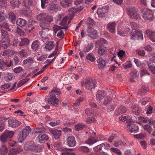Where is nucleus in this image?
I'll return each mask as SVG.
<instances>
[{"mask_svg":"<svg viewBox=\"0 0 155 155\" xmlns=\"http://www.w3.org/2000/svg\"><path fill=\"white\" fill-rule=\"evenodd\" d=\"M2 47L4 49L7 48L10 44V40L8 33L5 30H1Z\"/></svg>","mask_w":155,"mask_h":155,"instance_id":"f03ea898","label":"nucleus"},{"mask_svg":"<svg viewBox=\"0 0 155 155\" xmlns=\"http://www.w3.org/2000/svg\"><path fill=\"white\" fill-rule=\"evenodd\" d=\"M87 35L91 38L95 39L97 37L96 30L93 28H89L87 30Z\"/></svg>","mask_w":155,"mask_h":155,"instance_id":"4468645a","label":"nucleus"},{"mask_svg":"<svg viewBox=\"0 0 155 155\" xmlns=\"http://www.w3.org/2000/svg\"><path fill=\"white\" fill-rule=\"evenodd\" d=\"M14 134V131L5 130L0 137V141L2 143L7 142L10 140Z\"/></svg>","mask_w":155,"mask_h":155,"instance_id":"20e7f679","label":"nucleus"},{"mask_svg":"<svg viewBox=\"0 0 155 155\" xmlns=\"http://www.w3.org/2000/svg\"><path fill=\"white\" fill-rule=\"evenodd\" d=\"M86 58L87 60H89L91 62L94 61L96 60L94 55L92 53H89L86 56Z\"/></svg>","mask_w":155,"mask_h":155,"instance_id":"de8ad7c7","label":"nucleus"},{"mask_svg":"<svg viewBox=\"0 0 155 155\" xmlns=\"http://www.w3.org/2000/svg\"><path fill=\"white\" fill-rule=\"evenodd\" d=\"M128 15L131 18L136 20L140 18L141 17L138 10L134 7H130L127 8Z\"/></svg>","mask_w":155,"mask_h":155,"instance_id":"39448f33","label":"nucleus"},{"mask_svg":"<svg viewBox=\"0 0 155 155\" xmlns=\"http://www.w3.org/2000/svg\"><path fill=\"white\" fill-rule=\"evenodd\" d=\"M46 16L47 14L41 13L39 14L37 16V18L38 20L42 22V23H44Z\"/></svg>","mask_w":155,"mask_h":155,"instance_id":"2f4dec72","label":"nucleus"},{"mask_svg":"<svg viewBox=\"0 0 155 155\" xmlns=\"http://www.w3.org/2000/svg\"><path fill=\"white\" fill-rule=\"evenodd\" d=\"M79 150L83 153H87L89 152L90 150L87 147L82 146L78 148Z\"/></svg>","mask_w":155,"mask_h":155,"instance_id":"ea45409f","label":"nucleus"},{"mask_svg":"<svg viewBox=\"0 0 155 155\" xmlns=\"http://www.w3.org/2000/svg\"><path fill=\"white\" fill-rule=\"evenodd\" d=\"M7 18V16L3 11H0V22L4 21Z\"/></svg>","mask_w":155,"mask_h":155,"instance_id":"3c124183","label":"nucleus"},{"mask_svg":"<svg viewBox=\"0 0 155 155\" xmlns=\"http://www.w3.org/2000/svg\"><path fill=\"white\" fill-rule=\"evenodd\" d=\"M29 80L28 78H26L25 79H22L18 83L17 86L18 87H19L24 84L27 81Z\"/></svg>","mask_w":155,"mask_h":155,"instance_id":"052dcab7","label":"nucleus"},{"mask_svg":"<svg viewBox=\"0 0 155 155\" xmlns=\"http://www.w3.org/2000/svg\"><path fill=\"white\" fill-rule=\"evenodd\" d=\"M147 37L153 42H155V32L147 30L146 31Z\"/></svg>","mask_w":155,"mask_h":155,"instance_id":"a211bd4d","label":"nucleus"},{"mask_svg":"<svg viewBox=\"0 0 155 155\" xmlns=\"http://www.w3.org/2000/svg\"><path fill=\"white\" fill-rule=\"evenodd\" d=\"M10 4L12 8H14L18 7L20 3L18 0H12L11 1Z\"/></svg>","mask_w":155,"mask_h":155,"instance_id":"58836bf2","label":"nucleus"},{"mask_svg":"<svg viewBox=\"0 0 155 155\" xmlns=\"http://www.w3.org/2000/svg\"><path fill=\"white\" fill-rule=\"evenodd\" d=\"M4 79L7 81H9L15 78L14 74L9 72L5 73L4 75Z\"/></svg>","mask_w":155,"mask_h":155,"instance_id":"412c9836","label":"nucleus"},{"mask_svg":"<svg viewBox=\"0 0 155 155\" xmlns=\"http://www.w3.org/2000/svg\"><path fill=\"white\" fill-rule=\"evenodd\" d=\"M53 21L52 16L47 14V16L45 18L44 22L41 23L40 24V26L41 28L43 29L44 30H45L47 31H48L49 30L48 28V25Z\"/></svg>","mask_w":155,"mask_h":155,"instance_id":"423d86ee","label":"nucleus"},{"mask_svg":"<svg viewBox=\"0 0 155 155\" xmlns=\"http://www.w3.org/2000/svg\"><path fill=\"white\" fill-rule=\"evenodd\" d=\"M96 81L95 79H86L84 82V87L88 90L95 88L96 86Z\"/></svg>","mask_w":155,"mask_h":155,"instance_id":"6e6552de","label":"nucleus"},{"mask_svg":"<svg viewBox=\"0 0 155 155\" xmlns=\"http://www.w3.org/2000/svg\"><path fill=\"white\" fill-rule=\"evenodd\" d=\"M40 45L38 40H36L32 42L31 45V48L35 50H37L40 49Z\"/></svg>","mask_w":155,"mask_h":155,"instance_id":"a878e982","label":"nucleus"},{"mask_svg":"<svg viewBox=\"0 0 155 155\" xmlns=\"http://www.w3.org/2000/svg\"><path fill=\"white\" fill-rule=\"evenodd\" d=\"M31 131V129L29 126H27L24 128L21 134L19 135V141L21 143L22 142Z\"/></svg>","mask_w":155,"mask_h":155,"instance_id":"0eeeda50","label":"nucleus"},{"mask_svg":"<svg viewBox=\"0 0 155 155\" xmlns=\"http://www.w3.org/2000/svg\"><path fill=\"white\" fill-rule=\"evenodd\" d=\"M97 141V140L94 137H90L85 141V143L91 146Z\"/></svg>","mask_w":155,"mask_h":155,"instance_id":"c756f323","label":"nucleus"},{"mask_svg":"<svg viewBox=\"0 0 155 155\" xmlns=\"http://www.w3.org/2000/svg\"><path fill=\"white\" fill-rule=\"evenodd\" d=\"M73 149L71 148H64L63 149V151L65 152H63L61 153V155H74L75 154L74 153L69 152V151H73Z\"/></svg>","mask_w":155,"mask_h":155,"instance_id":"f704fd0d","label":"nucleus"},{"mask_svg":"<svg viewBox=\"0 0 155 155\" xmlns=\"http://www.w3.org/2000/svg\"><path fill=\"white\" fill-rule=\"evenodd\" d=\"M143 128L144 130L147 131L149 134H151L152 130V127L149 125L147 124L144 126Z\"/></svg>","mask_w":155,"mask_h":155,"instance_id":"6e6d98bb","label":"nucleus"},{"mask_svg":"<svg viewBox=\"0 0 155 155\" xmlns=\"http://www.w3.org/2000/svg\"><path fill=\"white\" fill-rule=\"evenodd\" d=\"M8 122V127L13 128H16L22 124L21 121L15 119H9Z\"/></svg>","mask_w":155,"mask_h":155,"instance_id":"9b49d317","label":"nucleus"},{"mask_svg":"<svg viewBox=\"0 0 155 155\" xmlns=\"http://www.w3.org/2000/svg\"><path fill=\"white\" fill-rule=\"evenodd\" d=\"M15 53V52L13 50L7 49L1 51V54L5 58H8L10 56H11Z\"/></svg>","mask_w":155,"mask_h":155,"instance_id":"2eb2a0df","label":"nucleus"},{"mask_svg":"<svg viewBox=\"0 0 155 155\" xmlns=\"http://www.w3.org/2000/svg\"><path fill=\"white\" fill-rule=\"evenodd\" d=\"M24 149L25 150L35 152H40L43 149L41 145L37 144L33 141H28L25 144Z\"/></svg>","mask_w":155,"mask_h":155,"instance_id":"f257e3e1","label":"nucleus"},{"mask_svg":"<svg viewBox=\"0 0 155 155\" xmlns=\"http://www.w3.org/2000/svg\"><path fill=\"white\" fill-rule=\"evenodd\" d=\"M50 131V132L54 136L56 140H58L59 138L61 133V130L55 129H51Z\"/></svg>","mask_w":155,"mask_h":155,"instance_id":"6ab92c4d","label":"nucleus"},{"mask_svg":"<svg viewBox=\"0 0 155 155\" xmlns=\"http://www.w3.org/2000/svg\"><path fill=\"white\" fill-rule=\"evenodd\" d=\"M54 43L53 41L47 42L45 45V48L48 50L52 49L54 46Z\"/></svg>","mask_w":155,"mask_h":155,"instance_id":"c85d7f7f","label":"nucleus"},{"mask_svg":"<svg viewBox=\"0 0 155 155\" xmlns=\"http://www.w3.org/2000/svg\"><path fill=\"white\" fill-rule=\"evenodd\" d=\"M126 109L124 107L120 106L118 108V110L116 111V113H117V114H119L126 112Z\"/></svg>","mask_w":155,"mask_h":155,"instance_id":"37998d69","label":"nucleus"},{"mask_svg":"<svg viewBox=\"0 0 155 155\" xmlns=\"http://www.w3.org/2000/svg\"><path fill=\"white\" fill-rule=\"evenodd\" d=\"M9 19L11 22L14 23L16 19V16L15 14L13 12H10L9 13Z\"/></svg>","mask_w":155,"mask_h":155,"instance_id":"09e8293b","label":"nucleus"},{"mask_svg":"<svg viewBox=\"0 0 155 155\" xmlns=\"http://www.w3.org/2000/svg\"><path fill=\"white\" fill-rule=\"evenodd\" d=\"M139 120L140 121H141L143 123H147L148 121H149V123L151 124V123L150 122V120L147 117H138Z\"/></svg>","mask_w":155,"mask_h":155,"instance_id":"0e129e2a","label":"nucleus"},{"mask_svg":"<svg viewBox=\"0 0 155 155\" xmlns=\"http://www.w3.org/2000/svg\"><path fill=\"white\" fill-rule=\"evenodd\" d=\"M42 30L39 32V35L40 36L43 38L44 39H46L48 38V37L46 35V32H47L45 30H44L43 29L41 28Z\"/></svg>","mask_w":155,"mask_h":155,"instance_id":"5fc2aeb1","label":"nucleus"},{"mask_svg":"<svg viewBox=\"0 0 155 155\" xmlns=\"http://www.w3.org/2000/svg\"><path fill=\"white\" fill-rule=\"evenodd\" d=\"M84 98L83 97H78L75 103L73 104V105L74 106H78L80 104V103L83 101Z\"/></svg>","mask_w":155,"mask_h":155,"instance_id":"8fccbe9b","label":"nucleus"},{"mask_svg":"<svg viewBox=\"0 0 155 155\" xmlns=\"http://www.w3.org/2000/svg\"><path fill=\"white\" fill-rule=\"evenodd\" d=\"M24 70L21 67H18L14 69V71L16 74L19 73L23 72Z\"/></svg>","mask_w":155,"mask_h":155,"instance_id":"e2e57ef3","label":"nucleus"},{"mask_svg":"<svg viewBox=\"0 0 155 155\" xmlns=\"http://www.w3.org/2000/svg\"><path fill=\"white\" fill-rule=\"evenodd\" d=\"M112 99L111 97L107 96L104 100L103 104L104 105L106 106L107 104H109L111 101Z\"/></svg>","mask_w":155,"mask_h":155,"instance_id":"4d7b16f0","label":"nucleus"},{"mask_svg":"<svg viewBox=\"0 0 155 155\" xmlns=\"http://www.w3.org/2000/svg\"><path fill=\"white\" fill-rule=\"evenodd\" d=\"M46 130L45 128L43 127H36L35 129V132L36 133L41 134L44 133Z\"/></svg>","mask_w":155,"mask_h":155,"instance_id":"a19ab883","label":"nucleus"},{"mask_svg":"<svg viewBox=\"0 0 155 155\" xmlns=\"http://www.w3.org/2000/svg\"><path fill=\"white\" fill-rule=\"evenodd\" d=\"M131 109L133 112L135 113V114L138 115L140 113L139 107L135 105H133L131 106Z\"/></svg>","mask_w":155,"mask_h":155,"instance_id":"a18cd8bd","label":"nucleus"},{"mask_svg":"<svg viewBox=\"0 0 155 155\" xmlns=\"http://www.w3.org/2000/svg\"><path fill=\"white\" fill-rule=\"evenodd\" d=\"M106 95V93L104 91H98L96 93V98L97 100L101 101Z\"/></svg>","mask_w":155,"mask_h":155,"instance_id":"4be33fe9","label":"nucleus"},{"mask_svg":"<svg viewBox=\"0 0 155 155\" xmlns=\"http://www.w3.org/2000/svg\"><path fill=\"white\" fill-rule=\"evenodd\" d=\"M20 151L21 150L19 148L15 147L11 150L9 153V155H15L19 153Z\"/></svg>","mask_w":155,"mask_h":155,"instance_id":"e433bc0d","label":"nucleus"},{"mask_svg":"<svg viewBox=\"0 0 155 155\" xmlns=\"http://www.w3.org/2000/svg\"><path fill=\"white\" fill-rule=\"evenodd\" d=\"M149 70L154 74H155V65L153 63L148 64Z\"/></svg>","mask_w":155,"mask_h":155,"instance_id":"4c0bfd02","label":"nucleus"},{"mask_svg":"<svg viewBox=\"0 0 155 155\" xmlns=\"http://www.w3.org/2000/svg\"><path fill=\"white\" fill-rule=\"evenodd\" d=\"M85 127V125L83 124H79L75 127V130L78 131L82 130Z\"/></svg>","mask_w":155,"mask_h":155,"instance_id":"bf43d9fd","label":"nucleus"},{"mask_svg":"<svg viewBox=\"0 0 155 155\" xmlns=\"http://www.w3.org/2000/svg\"><path fill=\"white\" fill-rule=\"evenodd\" d=\"M77 12H79L76 8H71L69 10V14L71 17H72L74 16L75 13Z\"/></svg>","mask_w":155,"mask_h":155,"instance_id":"49530a36","label":"nucleus"},{"mask_svg":"<svg viewBox=\"0 0 155 155\" xmlns=\"http://www.w3.org/2000/svg\"><path fill=\"white\" fill-rule=\"evenodd\" d=\"M116 24L115 22H110L108 23L107 26L108 30L111 33H114L115 32V26Z\"/></svg>","mask_w":155,"mask_h":155,"instance_id":"dca6fc26","label":"nucleus"},{"mask_svg":"<svg viewBox=\"0 0 155 155\" xmlns=\"http://www.w3.org/2000/svg\"><path fill=\"white\" fill-rule=\"evenodd\" d=\"M98 66L101 68H102L105 67L107 64V62L102 58H100L97 60Z\"/></svg>","mask_w":155,"mask_h":155,"instance_id":"b1692460","label":"nucleus"},{"mask_svg":"<svg viewBox=\"0 0 155 155\" xmlns=\"http://www.w3.org/2000/svg\"><path fill=\"white\" fill-rule=\"evenodd\" d=\"M146 136L145 134H140L138 135H134V137L137 138L141 139H144Z\"/></svg>","mask_w":155,"mask_h":155,"instance_id":"774afa93","label":"nucleus"},{"mask_svg":"<svg viewBox=\"0 0 155 155\" xmlns=\"http://www.w3.org/2000/svg\"><path fill=\"white\" fill-rule=\"evenodd\" d=\"M104 144V143H101L94 147L93 149V150L95 152H98L102 150Z\"/></svg>","mask_w":155,"mask_h":155,"instance_id":"603ef678","label":"nucleus"},{"mask_svg":"<svg viewBox=\"0 0 155 155\" xmlns=\"http://www.w3.org/2000/svg\"><path fill=\"white\" fill-rule=\"evenodd\" d=\"M130 36L131 39L133 40L138 39L142 41L143 40L142 33L138 30H133L130 33Z\"/></svg>","mask_w":155,"mask_h":155,"instance_id":"1a4fd4ad","label":"nucleus"},{"mask_svg":"<svg viewBox=\"0 0 155 155\" xmlns=\"http://www.w3.org/2000/svg\"><path fill=\"white\" fill-rule=\"evenodd\" d=\"M141 16L145 21H152L153 19L152 11L150 9L144 8L141 10Z\"/></svg>","mask_w":155,"mask_h":155,"instance_id":"7ed1b4c3","label":"nucleus"},{"mask_svg":"<svg viewBox=\"0 0 155 155\" xmlns=\"http://www.w3.org/2000/svg\"><path fill=\"white\" fill-rule=\"evenodd\" d=\"M106 48L102 46H100L97 50L98 54L100 56L106 53Z\"/></svg>","mask_w":155,"mask_h":155,"instance_id":"473e14b6","label":"nucleus"},{"mask_svg":"<svg viewBox=\"0 0 155 155\" xmlns=\"http://www.w3.org/2000/svg\"><path fill=\"white\" fill-rule=\"evenodd\" d=\"M8 152V149L6 146L2 145L0 147V155H5Z\"/></svg>","mask_w":155,"mask_h":155,"instance_id":"c9c22d12","label":"nucleus"},{"mask_svg":"<svg viewBox=\"0 0 155 155\" xmlns=\"http://www.w3.org/2000/svg\"><path fill=\"white\" fill-rule=\"evenodd\" d=\"M33 0H23V4L26 8H28L32 4Z\"/></svg>","mask_w":155,"mask_h":155,"instance_id":"7c9ffc66","label":"nucleus"},{"mask_svg":"<svg viewBox=\"0 0 155 155\" xmlns=\"http://www.w3.org/2000/svg\"><path fill=\"white\" fill-rule=\"evenodd\" d=\"M126 141V140H125V142H122L121 140H119L118 141H115L114 143V146L115 147H118L120 146L123 145V146H126V143L125 142Z\"/></svg>","mask_w":155,"mask_h":155,"instance_id":"79ce46f5","label":"nucleus"},{"mask_svg":"<svg viewBox=\"0 0 155 155\" xmlns=\"http://www.w3.org/2000/svg\"><path fill=\"white\" fill-rule=\"evenodd\" d=\"M94 45L92 43H88L87 45H85L83 48L84 52H88L93 48Z\"/></svg>","mask_w":155,"mask_h":155,"instance_id":"5701e85b","label":"nucleus"},{"mask_svg":"<svg viewBox=\"0 0 155 155\" xmlns=\"http://www.w3.org/2000/svg\"><path fill=\"white\" fill-rule=\"evenodd\" d=\"M16 22L18 26L21 27H24L27 24L26 21L25 19L21 18L18 19Z\"/></svg>","mask_w":155,"mask_h":155,"instance_id":"bb28decb","label":"nucleus"},{"mask_svg":"<svg viewBox=\"0 0 155 155\" xmlns=\"http://www.w3.org/2000/svg\"><path fill=\"white\" fill-rule=\"evenodd\" d=\"M48 101V103L51 105L56 107L58 105L59 100L56 97L55 94L54 93H52L50 95Z\"/></svg>","mask_w":155,"mask_h":155,"instance_id":"9d476101","label":"nucleus"},{"mask_svg":"<svg viewBox=\"0 0 155 155\" xmlns=\"http://www.w3.org/2000/svg\"><path fill=\"white\" fill-rule=\"evenodd\" d=\"M148 88L147 86H143L141 89H139L138 94L140 95L144 94L148 91Z\"/></svg>","mask_w":155,"mask_h":155,"instance_id":"72a5a7b5","label":"nucleus"},{"mask_svg":"<svg viewBox=\"0 0 155 155\" xmlns=\"http://www.w3.org/2000/svg\"><path fill=\"white\" fill-rule=\"evenodd\" d=\"M59 5L56 3H52L49 7L48 10L49 12H56L60 8Z\"/></svg>","mask_w":155,"mask_h":155,"instance_id":"aec40b11","label":"nucleus"},{"mask_svg":"<svg viewBox=\"0 0 155 155\" xmlns=\"http://www.w3.org/2000/svg\"><path fill=\"white\" fill-rule=\"evenodd\" d=\"M127 128L129 131L131 132H137L139 131L138 126L134 124H129L127 125Z\"/></svg>","mask_w":155,"mask_h":155,"instance_id":"f3484780","label":"nucleus"},{"mask_svg":"<svg viewBox=\"0 0 155 155\" xmlns=\"http://www.w3.org/2000/svg\"><path fill=\"white\" fill-rule=\"evenodd\" d=\"M29 43V40L25 38H22L21 39V41L19 42V46L21 47L26 46L28 45Z\"/></svg>","mask_w":155,"mask_h":155,"instance_id":"cd10ccee","label":"nucleus"},{"mask_svg":"<svg viewBox=\"0 0 155 155\" xmlns=\"http://www.w3.org/2000/svg\"><path fill=\"white\" fill-rule=\"evenodd\" d=\"M111 151L117 155H121L122 153L120 150L118 149L112 147L110 148Z\"/></svg>","mask_w":155,"mask_h":155,"instance_id":"864d4df0","label":"nucleus"},{"mask_svg":"<svg viewBox=\"0 0 155 155\" xmlns=\"http://www.w3.org/2000/svg\"><path fill=\"white\" fill-rule=\"evenodd\" d=\"M33 61V59L31 57H29L28 58L23 61V63L25 64H26L28 63H31Z\"/></svg>","mask_w":155,"mask_h":155,"instance_id":"338daca9","label":"nucleus"},{"mask_svg":"<svg viewBox=\"0 0 155 155\" xmlns=\"http://www.w3.org/2000/svg\"><path fill=\"white\" fill-rule=\"evenodd\" d=\"M67 143L69 147H74L76 146V141L75 137L72 136H69L67 139Z\"/></svg>","mask_w":155,"mask_h":155,"instance_id":"ddd939ff","label":"nucleus"},{"mask_svg":"<svg viewBox=\"0 0 155 155\" xmlns=\"http://www.w3.org/2000/svg\"><path fill=\"white\" fill-rule=\"evenodd\" d=\"M108 6H105L98 8L97 10V14L99 17L101 18L104 17L108 12Z\"/></svg>","mask_w":155,"mask_h":155,"instance_id":"f8f14e48","label":"nucleus"},{"mask_svg":"<svg viewBox=\"0 0 155 155\" xmlns=\"http://www.w3.org/2000/svg\"><path fill=\"white\" fill-rule=\"evenodd\" d=\"M48 0H41V7L42 8H46L48 5Z\"/></svg>","mask_w":155,"mask_h":155,"instance_id":"13d9d810","label":"nucleus"},{"mask_svg":"<svg viewBox=\"0 0 155 155\" xmlns=\"http://www.w3.org/2000/svg\"><path fill=\"white\" fill-rule=\"evenodd\" d=\"M68 16H66L63 18L62 20L61 21L60 24L61 25H65L68 21Z\"/></svg>","mask_w":155,"mask_h":155,"instance_id":"69168bd1","label":"nucleus"},{"mask_svg":"<svg viewBox=\"0 0 155 155\" xmlns=\"http://www.w3.org/2000/svg\"><path fill=\"white\" fill-rule=\"evenodd\" d=\"M38 137L39 142L41 143H44L49 139L48 135L46 134H44L43 135L40 134L39 135Z\"/></svg>","mask_w":155,"mask_h":155,"instance_id":"393cba45","label":"nucleus"},{"mask_svg":"<svg viewBox=\"0 0 155 155\" xmlns=\"http://www.w3.org/2000/svg\"><path fill=\"white\" fill-rule=\"evenodd\" d=\"M68 28L67 26L61 27L57 25H55L54 26L53 29L55 33H56L58 30H60L62 29H64L66 30H67Z\"/></svg>","mask_w":155,"mask_h":155,"instance_id":"c03bdc74","label":"nucleus"},{"mask_svg":"<svg viewBox=\"0 0 155 155\" xmlns=\"http://www.w3.org/2000/svg\"><path fill=\"white\" fill-rule=\"evenodd\" d=\"M5 123L2 118L0 117V132L2 131L5 128Z\"/></svg>","mask_w":155,"mask_h":155,"instance_id":"680f3d73","label":"nucleus"}]
</instances>
